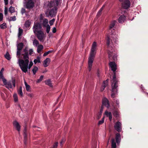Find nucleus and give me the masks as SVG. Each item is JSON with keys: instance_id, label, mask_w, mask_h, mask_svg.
<instances>
[{"instance_id": "1", "label": "nucleus", "mask_w": 148, "mask_h": 148, "mask_svg": "<svg viewBox=\"0 0 148 148\" xmlns=\"http://www.w3.org/2000/svg\"><path fill=\"white\" fill-rule=\"evenodd\" d=\"M106 40L109 58L110 60L115 61L116 60L117 56L114 53H113L114 50L113 49L114 47L113 42L116 43L117 41L116 35L112 33L110 35L107 36Z\"/></svg>"}, {"instance_id": "2", "label": "nucleus", "mask_w": 148, "mask_h": 148, "mask_svg": "<svg viewBox=\"0 0 148 148\" xmlns=\"http://www.w3.org/2000/svg\"><path fill=\"white\" fill-rule=\"evenodd\" d=\"M96 46L97 43L95 42H94L92 44L91 51L88 58V69L89 71H90L92 69V64L95 55V51Z\"/></svg>"}, {"instance_id": "3", "label": "nucleus", "mask_w": 148, "mask_h": 148, "mask_svg": "<svg viewBox=\"0 0 148 148\" xmlns=\"http://www.w3.org/2000/svg\"><path fill=\"white\" fill-rule=\"evenodd\" d=\"M112 84L111 85L112 88V94H111V97L114 98L115 97V95L117 93L118 85V81L116 79V77L114 75L113 77Z\"/></svg>"}, {"instance_id": "4", "label": "nucleus", "mask_w": 148, "mask_h": 148, "mask_svg": "<svg viewBox=\"0 0 148 148\" xmlns=\"http://www.w3.org/2000/svg\"><path fill=\"white\" fill-rule=\"evenodd\" d=\"M23 58L24 59H20L18 58V63L19 65H20L22 66H23L24 67H26L27 65V64L29 63V57H28V52H25L24 54H23Z\"/></svg>"}, {"instance_id": "5", "label": "nucleus", "mask_w": 148, "mask_h": 148, "mask_svg": "<svg viewBox=\"0 0 148 148\" xmlns=\"http://www.w3.org/2000/svg\"><path fill=\"white\" fill-rule=\"evenodd\" d=\"M3 84L5 87L8 89H13L16 86V80L13 79L12 80H10L8 81L6 80L5 82H3Z\"/></svg>"}, {"instance_id": "6", "label": "nucleus", "mask_w": 148, "mask_h": 148, "mask_svg": "<svg viewBox=\"0 0 148 148\" xmlns=\"http://www.w3.org/2000/svg\"><path fill=\"white\" fill-rule=\"evenodd\" d=\"M57 10V7L54 6L51 10L46 12L45 13L47 17L50 16L51 17H53L56 16Z\"/></svg>"}, {"instance_id": "7", "label": "nucleus", "mask_w": 148, "mask_h": 148, "mask_svg": "<svg viewBox=\"0 0 148 148\" xmlns=\"http://www.w3.org/2000/svg\"><path fill=\"white\" fill-rule=\"evenodd\" d=\"M24 45L23 43L21 42L18 44L17 45V51L16 52V56L18 58H20L21 55V51L23 48Z\"/></svg>"}, {"instance_id": "8", "label": "nucleus", "mask_w": 148, "mask_h": 148, "mask_svg": "<svg viewBox=\"0 0 148 148\" xmlns=\"http://www.w3.org/2000/svg\"><path fill=\"white\" fill-rule=\"evenodd\" d=\"M42 27L38 23H34L33 27V29L34 32L35 34L38 33L41 30Z\"/></svg>"}, {"instance_id": "9", "label": "nucleus", "mask_w": 148, "mask_h": 148, "mask_svg": "<svg viewBox=\"0 0 148 148\" xmlns=\"http://www.w3.org/2000/svg\"><path fill=\"white\" fill-rule=\"evenodd\" d=\"M121 4L122 7L125 9H128L130 6V2L129 0H124Z\"/></svg>"}, {"instance_id": "10", "label": "nucleus", "mask_w": 148, "mask_h": 148, "mask_svg": "<svg viewBox=\"0 0 148 148\" xmlns=\"http://www.w3.org/2000/svg\"><path fill=\"white\" fill-rule=\"evenodd\" d=\"M38 39L40 41H43V39L45 38V35L43 32L42 31H40L38 33L35 34Z\"/></svg>"}, {"instance_id": "11", "label": "nucleus", "mask_w": 148, "mask_h": 148, "mask_svg": "<svg viewBox=\"0 0 148 148\" xmlns=\"http://www.w3.org/2000/svg\"><path fill=\"white\" fill-rule=\"evenodd\" d=\"M121 123L119 121L116 122L114 125V128L118 132H121L122 129Z\"/></svg>"}, {"instance_id": "12", "label": "nucleus", "mask_w": 148, "mask_h": 148, "mask_svg": "<svg viewBox=\"0 0 148 148\" xmlns=\"http://www.w3.org/2000/svg\"><path fill=\"white\" fill-rule=\"evenodd\" d=\"M109 65L111 67V69L112 71L114 72V75H115V71L116 70V65L114 62H111L109 63ZM114 76H113V77Z\"/></svg>"}, {"instance_id": "13", "label": "nucleus", "mask_w": 148, "mask_h": 148, "mask_svg": "<svg viewBox=\"0 0 148 148\" xmlns=\"http://www.w3.org/2000/svg\"><path fill=\"white\" fill-rule=\"evenodd\" d=\"M34 5V2L33 1H28L26 3L25 7L27 9H31L33 8Z\"/></svg>"}, {"instance_id": "14", "label": "nucleus", "mask_w": 148, "mask_h": 148, "mask_svg": "<svg viewBox=\"0 0 148 148\" xmlns=\"http://www.w3.org/2000/svg\"><path fill=\"white\" fill-rule=\"evenodd\" d=\"M103 106H105L108 108L110 107L109 101L106 98H104L102 100V108L103 107Z\"/></svg>"}, {"instance_id": "15", "label": "nucleus", "mask_w": 148, "mask_h": 148, "mask_svg": "<svg viewBox=\"0 0 148 148\" xmlns=\"http://www.w3.org/2000/svg\"><path fill=\"white\" fill-rule=\"evenodd\" d=\"M28 64L29 63L27 64V66L26 67H25V68H24L23 65L22 66L20 65H19L22 71L25 73H26L27 72L28 69H29L32 67L30 66H29Z\"/></svg>"}, {"instance_id": "16", "label": "nucleus", "mask_w": 148, "mask_h": 148, "mask_svg": "<svg viewBox=\"0 0 148 148\" xmlns=\"http://www.w3.org/2000/svg\"><path fill=\"white\" fill-rule=\"evenodd\" d=\"M126 20V17L123 15L120 16L118 18V21L120 23H122L124 22Z\"/></svg>"}, {"instance_id": "17", "label": "nucleus", "mask_w": 148, "mask_h": 148, "mask_svg": "<svg viewBox=\"0 0 148 148\" xmlns=\"http://www.w3.org/2000/svg\"><path fill=\"white\" fill-rule=\"evenodd\" d=\"M50 59L49 58H46L43 62V65L44 67H46L48 66L50 62Z\"/></svg>"}, {"instance_id": "18", "label": "nucleus", "mask_w": 148, "mask_h": 148, "mask_svg": "<svg viewBox=\"0 0 148 148\" xmlns=\"http://www.w3.org/2000/svg\"><path fill=\"white\" fill-rule=\"evenodd\" d=\"M115 139L116 142L118 145H119L120 143L121 140V136L119 134H116V135Z\"/></svg>"}, {"instance_id": "19", "label": "nucleus", "mask_w": 148, "mask_h": 148, "mask_svg": "<svg viewBox=\"0 0 148 148\" xmlns=\"http://www.w3.org/2000/svg\"><path fill=\"white\" fill-rule=\"evenodd\" d=\"M13 125L15 127L16 130L18 132L20 130L21 127L19 123L16 121H14L13 122Z\"/></svg>"}, {"instance_id": "20", "label": "nucleus", "mask_w": 148, "mask_h": 148, "mask_svg": "<svg viewBox=\"0 0 148 148\" xmlns=\"http://www.w3.org/2000/svg\"><path fill=\"white\" fill-rule=\"evenodd\" d=\"M105 115L107 116L108 117L110 121H111L112 119V114L111 112H108V111H106L105 112Z\"/></svg>"}, {"instance_id": "21", "label": "nucleus", "mask_w": 148, "mask_h": 148, "mask_svg": "<svg viewBox=\"0 0 148 148\" xmlns=\"http://www.w3.org/2000/svg\"><path fill=\"white\" fill-rule=\"evenodd\" d=\"M116 23V21H113L111 22L109 26V30H112V29L114 27Z\"/></svg>"}, {"instance_id": "22", "label": "nucleus", "mask_w": 148, "mask_h": 148, "mask_svg": "<svg viewBox=\"0 0 148 148\" xmlns=\"http://www.w3.org/2000/svg\"><path fill=\"white\" fill-rule=\"evenodd\" d=\"M116 144L114 138H112L111 143V148H116Z\"/></svg>"}, {"instance_id": "23", "label": "nucleus", "mask_w": 148, "mask_h": 148, "mask_svg": "<svg viewBox=\"0 0 148 148\" xmlns=\"http://www.w3.org/2000/svg\"><path fill=\"white\" fill-rule=\"evenodd\" d=\"M24 84L25 86V88L27 92H30L31 90H30V86L28 85L26 82L25 81Z\"/></svg>"}, {"instance_id": "24", "label": "nucleus", "mask_w": 148, "mask_h": 148, "mask_svg": "<svg viewBox=\"0 0 148 148\" xmlns=\"http://www.w3.org/2000/svg\"><path fill=\"white\" fill-rule=\"evenodd\" d=\"M45 84L50 87H52V85L50 79L47 80L45 81Z\"/></svg>"}, {"instance_id": "25", "label": "nucleus", "mask_w": 148, "mask_h": 148, "mask_svg": "<svg viewBox=\"0 0 148 148\" xmlns=\"http://www.w3.org/2000/svg\"><path fill=\"white\" fill-rule=\"evenodd\" d=\"M31 24V22L29 20H27L25 22V26L26 28L29 27L30 25Z\"/></svg>"}, {"instance_id": "26", "label": "nucleus", "mask_w": 148, "mask_h": 148, "mask_svg": "<svg viewBox=\"0 0 148 148\" xmlns=\"http://www.w3.org/2000/svg\"><path fill=\"white\" fill-rule=\"evenodd\" d=\"M34 62L35 64H36L37 63H40V57L39 56L37 57L34 60Z\"/></svg>"}, {"instance_id": "27", "label": "nucleus", "mask_w": 148, "mask_h": 148, "mask_svg": "<svg viewBox=\"0 0 148 148\" xmlns=\"http://www.w3.org/2000/svg\"><path fill=\"white\" fill-rule=\"evenodd\" d=\"M18 94L20 95V96L22 97L23 96V93L22 91V87L20 86L18 90Z\"/></svg>"}, {"instance_id": "28", "label": "nucleus", "mask_w": 148, "mask_h": 148, "mask_svg": "<svg viewBox=\"0 0 148 148\" xmlns=\"http://www.w3.org/2000/svg\"><path fill=\"white\" fill-rule=\"evenodd\" d=\"M23 30L20 27L18 28V38H20V37L22 35V34L23 33Z\"/></svg>"}, {"instance_id": "29", "label": "nucleus", "mask_w": 148, "mask_h": 148, "mask_svg": "<svg viewBox=\"0 0 148 148\" xmlns=\"http://www.w3.org/2000/svg\"><path fill=\"white\" fill-rule=\"evenodd\" d=\"M114 102L116 104V107H114V105H113V106L114 107V108L115 109L116 108H119V102L118 100L117 99H115L114 101Z\"/></svg>"}, {"instance_id": "30", "label": "nucleus", "mask_w": 148, "mask_h": 148, "mask_svg": "<svg viewBox=\"0 0 148 148\" xmlns=\"http://www.w3.org/2000/svg\"><path fill=\"white\" fill-rule=\"evenodd\" d=\"M5 57L8 60H10L11 58L9 53L8 52H6V54L5 55Z\"/></svg>"}, {"instance_id": "31", "label": "nucleus", "mask_w": 148, "mask_h": 148, "mask_svg": "<svg viewBox=\"0 0 148 148\" xmlns=\"http://www.w3.org/2000/svg\"><path fill=\"white\" fill-rule=\"evenodd\" d=\"M38 70V68L36 66H34L33 67V68L32 70V71L33 72V74L34 75H35L37 71Z\"/></svg>"}, {"instance_id": "32", "label": "nucleus", "mask_w": 148, "mask_h": 148, "mask_svg": "<svg viewBox=\"0 0 148 148\" xmlns=\"http://www.w3.org/2000/svg\"><path fill=\"white\" fill-rule=\"evenodd\" d=\"M43 49V46L42 45H40L38 47L37 52L39 53Z\"/></svg>"}, {"instance_id": "33", "label": "nucleus", "mask_w": 148, "mask_h": 148, "mask_svg": "<svg viewBox=\"0 0 148 148\" xmlns=\"http://www.w3.org/2000/svg\"><path fill=\"white\" fill-rule=\"evenodd\" d=\"M104 7H105V5H103L102 6V7L101 8V9L99 10V11H98V13H97V16H99L101 15V12L102 11L103 8H104Z\"/></svg>"}, {"instance_id": "34", "label": "nucleus", "mask_w": 148, "mask_h": 148, "mask_svg": "<svg viewBox=\"0 0 148 148\" xmlns=\"http://www.w3.org/2000/svg\"><path fill=\"white\" fill-rule=\"evenodd\" d=\"M48 20L47 19H44L43 21V25L44 27H45L47 26L48 23Z\"/></svg>"}, {"instance_id": "35", "label": "nucleus", "mask_w": 148, "mask_h": 148, "mask_svg": "<svg viewBox=\"0 0 148 148\" xmlns=\"http://www.w3.org/2000/svg\"><path fill=\"white\" fill-rule=\"evenodd\" d=\"M0 27L1 29H5L7 27V26L6 23H4L0 25Z\"/></svg>"}, {"instance_id": "36", "label": "nucleus", "mask_w": 148, "mask_h": 148, "mask_svg": "<svg viewBox=\"0 0 148 148\" xmlns=\"http://www.w3.org/2000/svg\"><path fill=\"white\" fill-rule=\"evenodd\" d=\"M0 79H2L3 83L6 80L4 77L3 73L0 72Z\"/></svg>"}, {"instance_id": "37", "label": "nucleus", "mask_w": 148, "mask_h": 148, "mask_svg": "<svg viewBox=\"0 0 148 148\" xmlns=\"http://www.w3.org/2000/svg\"><path fill=\"white\" fill-rule=\"evenodd\" d=\"M9 11L11 13L14 12L15 11L14 8L12 6H10L9 8Z\"/></svg>"}, {"instance_id": "38", "label": "nucleus", "mask_w": 148, "mask_h": 148, "mask_svg": "<svg viewBox=\"0 0 148 148\" xmlns=\"http://www.w3.org/2000/svg\"><path fill=\"white\" fill-rule=\"evenodd\" d=\"M39 43L38 40L36 39L34 40L33 41V45L34 46H37Z\"/></svg>"}, {"instance_id": "39", "label": "nucleus", "mask_w": 148, "mask_h": 148, "mask_svg": "<svg viewBox=\"0 0 148 148\" xmlns=\"http://www.w3.org/2000/svg\"><path fill=\"white\" fill-rule=\"evenodd\" d=\"M13 97L14 101L15 102H17L18 101V98L17 95L16 94H14L13 95Z\"/></svg>"}, {"instance_id": "40", "label": "nucleus", "mask_w": 148, "mask_h": 148, "mask_svg": "<svg viewBox=\"0 0 148 148\" xmlns=\"http://www.w3.org/2000/svg\"><path fill=\"white\" fill-rule=\"evenodd\" d=\"M53 51V50L49 51L47 52H45L43 54V56H47L49 54L52 52Z\"/></svg>"}, {"instance_id": "41", "label": "nucleus", "mask_w": 148, "mask_h": 148, "mask_svg": "<svg viewBox=\"0 0 148 148\" xmlns=\"http://www.w3.org/2000/svg\"><path fill=\"white\" fill-rule=\"evenodd\" d=\"M43 75H41L39 78L36 81V82L37 83H38L41 82L43 79Z\"/></svg>"}, {"instance_id": "42", "label": "nucleus", "mask_w": 148, "mask_h": 148, "mask_svg": "<svg viewBox=\"0 0 148 148\" xmlns=\"http://www.w3.org/2000/svg\"><path fill=\"white\" fill-rule=\"evenodd\" d=\"M50 29V27L49 25H47L46 26V32L47 33L49 32Z\"/></svg>"}, {"instance_id": "43", "label": "nucleus", "mask_w": 148, "mask_h": 148, "mask_svg": "<svg viewBox=\"0 0 148 148\" xmlns=\"http://www.w3.org/2000/svg\"><path fill=\"white\" fill-rule=\"evenodd\" d=\"M113 115L116 117H117L119 116V113L117 111H115L113 113Z\"/></svg>"}, {"instance_id": "44", "label": "nucleus", "mask_w": 148, "mask_h": 148, "mask_svg": "<svg viewBox=\"0 0 148 148\" xmlns=\"http://www.w3.org/2000/svg\"><path fill=\"white\" fill-rule=\"evenodd\" d=\"M16 20V16H14L12 17H10L9 20L10 21H14Z\"/></svg>"}, {"instance_id": "45", "label": "nucleus", "mask_w": 148, "mask_h": 148, "mask_svg": "<svg viewBox=\"0 0 148 148\" xmlns=\"http://www.w3.org/2000/svg\"><path fill=\"white\" fill-rule=\"evenodd\" d=\"M108 85V81L107 80H106V81H104L103 82V86H104L105 87H106Z\"/></svg>"}, {"instance_id": "46", "label": "nucleus", "mask_w": 148, "mask_h": 148, "mask_svg": "<svg viewBox=\"0 0 148 148\" xmlns=\"http://www.w3.org/2000/svg\"><path fill=\"white\" fill-rule=\"evenodd\" d=\"M104 117H103L101 120L99 121L98 123V124L99 125L103 123L104 122Z\"/></svg>"}, {"instance_id": "47", "label": "nucleus", "mask_w": 148, "mask_h": 148, "mask_svg": "<svg viewBox=\"0 0 148 148\" xmlns=\"http://www.w3.org/2000/svg\"><path fill=\"white\" fill-rule=\"evenodd\" d=\"M55 21V19L53 18V19H52L49 21V24H50V25H52L53 24V23Z\"/></svg>"}, {"instance_id": "48", "label": "nucleus", "mask_w": 148, "mask_h": 148, "mask_svg": "<svg viewBox=\"0 0 148 148\" xmlns=\"http://www.w3.org/2000/svg\"><path fill=\"white\" fill-rule=\"evenodd\" d=\"M58 143L57 142H55L53 145L52 148H57Z\"/></svg>"}, {"instance_id": "49", "label": "nucleus", "mask_w": 148, "mask_h": 148, "mask_svg": "<svg viewBox=\"0 0 148 148\" xmlns=\"http://www.w3.org/2000/svg\"><path fill=\"white\" fill-rule=\"evenodd\" d=\"M60 1V0H55L54 3L56 5V7L58 5Z\"/></svg>"}, {"instance_id": "50", "label": "nucleus", "mask_w": 148, "mask_h": 148, "mask_svg": "<svg viewBox=\"0 0 148 148\" xmlns=\"http://www.w3.org/2000/svg\"><path fill=\"white\" fill-rule=\"evenodd\" d=\"M65 141V139L64 138H63L62 139V140L60 142V144L61 146L63 145V144L64 143Z\"/></svg>"}, {"instance_id": "51", "label": "nucleus", "mask_w": 148, "mask_h": 148, "mask_svg": "<svg viewBox=\"0 0 148 148\" xmlns=\"http://www.w3.org/2000/svg\"><path fill=\"white\" fill-rule=\"evenodd\" d=\"M3 15L2 13H0V22L2 21L3 19Z\"/></svg>"}, {"instance_id": "52", "label": "nucleus", "mask_w": 148, "mask_h": 148, "mask_svg": "<svg viewBox=\"0 0 148 148\" xmlns=\"http://www.w3.org/2000/svg\"><path fill=\"white\" fill-rule=\"evenodd\" d=\"M25 10L24 8H22L21 10V13L22 14L25 13Z\"/></svg>"}, {"instance_id": "53", "label": "nucleus", "mask_w": 148, "mask_h": 148, "mask_svg": "<svg viewBox=\"0 0 148 148\" xmlns=\"http://www.w3.org/2000/svg\"><path fill=\"white\" fill-rule=\"evenodd\" d=\"M33 50L32 49H31L29 50V54L30 55H31L33 53Z\"/></svg>"}, {"instance_id": "54", "label": "nucleus", "mask_w": 148, "mask_h": 148, "mask_svg": "<svg viewBox=\"0 0 148 148\" xmlns=\"http://www.w3.org/2000/svg\"><path fill=\"white\" fill-rule=\"evenodd\" d=\"M8 13V8H5L4 10V14L5 15H7Z\"/></svg>"}, {"instance_id": "55", "label": "nucleus", "mask_w": 148, "mask_h": 148, "mask_svg": "<svg viewBox=\"0 0 148 148\" xmlns=\"http://www.w3.org/2000/svg\"><path fill=\"white\" fill-rule=\"evenodd\" d=\"M25 130V132H24V134H23V136L24 138H27V134L26 132V131Z\"/></svg>"}, {"instance_id": "56", "label": "nucleus", "mask_w": 148, "mask_h": 148, "mask_svg": "<svg viewBox=\"0 0 148 148\" xmlns=\"http://www.w3.org/2000/svg\"><path fill=\"white\" fill-rule=\"evenodd\" d=\"M52 32L53 33H55L56 32V27H54L53 28Z\"/></svg>"}, {"instance_id": "57", "label": "nucleus", "mask_w": 148, "mask_h": 148, "mask_svg": "<svg viewBox=\"0 0 148 148\" xmlns=\"http://www.w3.org/2000/svg\"><path fill=\"white\" fill-rule=\"evenodd\" d=\"M33 64V63L32 61H30L29 64V66L32 67Z\"/></svg>"}, {"instance_id": "58", "label": "nucleus", "mask_w": 148, "mask_h": 148, "mask_svg": "<svg viewBox=\"0 0 148 148\" xmlns=\"http://www.w3.org/2000/svg\"><path fill=\"white\" fill-rule=\"evenodd\" d=\"M105 88V87L104 86H103L102 85L101 88V91H103L104 89Z\"/></svg>"}, {"instance_id": "59", "label": "nucleus", "mask_w": 148, "mask_h": 148, "mask_svg": "<svg viewBox=\"0 0 148 148\" xmlns=\"http://www.w3.org/2000/svg\"><path fill=\"white\" fill-rule=\"evenodd\" d=\"M27 138H24V142L25 144L27 143Z\"/></svg>"}, {"instance_id": "60", "label": "nucleus", "mask_w": 148, "mask_h": 148, "mask_svg": "<svg viewBox=\"0 0 148 148\" xmlns=\"http://www.w3.org/2000/svg\"><path fill=\"white\" fill-rule=\"evenodd\" d=\"M24 52H28L27 51V47H25V49L23 50Z\"/></svg>"}, {"instance_id": "61", "label": "nucleus", "mask_w": 148, "mask_h": 148, "mask_svg": "<svg viewBox=\"0 0 148 148\" xmlns=\"http://www.w3.org/2000/svg\"><path fill=\"white\" fill-rule=\"evenodd\" d=\"M28 95V96H29V97H32L33 96V95L32 94H29Z\"/></svg>"}, {"instance_id": "62", "label": "nucleus", "mask_w": 148, "mask_h": 148, "mask_svg": "<svg viewBox=\"0 0 148 148\" xmlns=\"http://www.w3.org/2000/svg\"><path fill=\"white\" fill-rule=\"evenodd\" d=\"M5 3V5L8 4V0H4Z\"/></svg>"}, {"instance_id": "63", "label": "nucleus", "mask_w": 148, "mask_h": 148, "mask_svg": "<svg viewBox=\"0 0 148 148\" xmlns=\"http://www.w3.org/2000/svg\"><path fill=\"white\" fill-rule=\"evenodd\" d=\"M92 148H97L96 145L94 144V145L92 147Z\"/></svg>"}, {"instance_id": "64", "label": "nucleus", "mask_w": 148, "mask_h": 148, "mask_svg": "<svg viewBox=\"0 0 148 148\" xmlns=\"http://www.w3.org/2000/svg\"><path fill=\"white\" fill-rule=\"evenodd\" d=\"M4 68H2L0 71V72H1V73H3V71H4Z\"/></svg>"}]
</instances>
